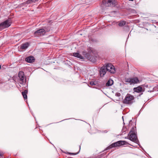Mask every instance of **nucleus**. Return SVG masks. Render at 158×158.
Returning <instances> with one entry per match:
<instances>
[{"label": "nucleus", "instance_id": "nucleus-10", "mask_svg": "<svg viewBox=\"0 0 158 158\" xmlns=\"http://www.w3.org/2000/svg\"><path fill=\"white\" fill-rule=\"evenodd\" d=\"M133 90L134 92H136L138 93H139V96H140L141 95L143 94V92L144 91V89L142 88V87L140 86H139L137 87L134 88Z\"/></svg>", "mask_w": 158, "mask_h": 158}, {"label": "nucleus", "instance_id": "nucleus-5", "mask_svg": "<svg viewBox=\"0 0 158 158\" xmlns=\"http://www.w3.org/2000/svg\"><path fill=\"white\" fill-rule=\"evenodd\" d=\"M127 138L130 140L138 144L139 143L136 134L130 133L128 134Z\"/></svg>", "mask_w": 158, "mask_h": 158}, {"label": "nucleus", "instance_id": "nucleus-8", "mask_svg": "<svg viewBox=\"0 0 158 158\" xmlns=\"http://www.w3.org/2000/svg\"><path fill=\"white\" fill-rule=\"evenodd\" d=\"M45 32V31L44 29H41L35 31L34 34L35 36L39 37L44 35Z\"/></svg>", "mask_w": 158, "mask_h": 158}, {"label": "nucleus", "instance_id": "nucleus-6", "mask_svg": "<svg viewBox=\"0 0 158 158\" xmlns=\"http://www.w3.org/2000/svg\"><path fill=\"white\" fill-rule=\"evenodd\" d=\"M18 77L20 81V83L23 84L25 83L26 81V77L24 75V73L22 71H20L18 74Z\"/></svg>", "mask_w": 158, "mask_h": 158}, {"label": "nucleus", "instance_id": "nucleus-1", "mask_svg": "<svg viewBox=\"0 0 158 158\" xmlns=\"http://www.w3.org/2000/svg\"><path fill=\"white\" fill-rule=\"evenodd\" d=\"M116 4L115 0H103L101 6L102 9H104L107 7H113Z\"/></svg>", "mask_w": 158, "mask_h": 158}, {"label": "nucleus", "instance_id": "nucleus-23", "mask_svg": "<svg viewBox=\"0 0 158 158\" xmlns=\"http://www.w3.org/2000/svg\"><path fill=\"white\" fill-rule=\"evenodd\" d=\"M78 153V152L77 153H69V154L70 155H76Z\"/></svg>", "mask_w": 158, "mask_h": 158}, {"label": "nucleus", "instance_id": "nucleus-18", "mask_svg": "<svg viewBox=\"0 0 158 158\" xmlns=\"http://www.w3.org/2000/svg\"><path fill=\"white\" fill-rule=\"evenodd\" d=\"M136 131V127H133L130 131L129 133H133L135 134V132Z\"/></svg>", "mask_w": 158, "mask_h": 158}, {"label": "nucleus", "instance_id": "nucleus-15", "mask_svg": "<svg viewBox=\"0 0 158 158\" xmlns=\"http://www.w3.org/2000/svg\"><path fill=\"white\" fill-rule=\"evenodd\" d=\"M114 81L113 80L110 79L108 80L106 84V86H109L112 85L113 84Z\"/></svg>", "mask_w": 158, "mask_h": 158}, {"label": "nucleus", "instance_id": "nucleus-17", "mask_svg": "<svg viewBox=\"0 0 158 158\" xmlns=\"http://www.w3.org/2000/svg\"><path fill=\"white\" fill-rule=\"evenodd\" d=\"M89 60L93 62H95L96 60L95 57L93 56H90L89 57Z\"/></svg>", "mask_w": 158, "mask_h": 158}, {"label": "nucleus", "instance_id": "nucleus-13", "mask_svg": "<svg viewBox=\"0 0 158 158\" xmlns=\"http://www.w3.org/2000/svg\"><path fill=\"white\" fill-rule=\"evenodd\" d=\"M73 56L80 58L81 59H84V57L82 56L80 54L77 52H75L73 53Z\"/></svg>", "mask_w": 158, "mask_h": 158}, {"label": "nucleus", "instance_id": "nucleus-11", "mask_svg": "<svg viewBox=\"0 0 158 158\" xmlns=\"http://www.w3.org/2000/svg\"><path fill=\"white\" fill-rule=\"evenodd\" d=\"M106 67L104 65L99 70V74L101 77H103L106 74L107 70Z\"/></svg>", "mask_w": 158, "mask_h": 158}, {"label": "nucleus", "instance_id": "nucleus-19", "mask_svg": "<svg viewBox=\"0 0 158 158\" xmlns=\"http://www.w3.org/2000/svg\"><path fill=\"white\" fill-rule=\"evenodd\" d=\"M126 23V22L125 21H121L118 24L119 26L120 27H122L124 26Z\"/></svg>", "mask_w": 158, "mask_h": 158}, {"label": "nucleus", "instance_id": "nucleus-26", "mask_svg": "<svg viewBox=\"0 0 158 158\" xmlns=\"http://www.w3.org/2000/svg\"><path fill=\"white\" fill-rule=\"evenodd\" d=\"M131 122V120H130V123Z\"/></svg>", "mask_w": 158, "mask_h": 158}, {"label": "nucleus", "instance_id": "nucleus-14", "mask_svg": "<svg viewBox=\"0 0 158 158\" xmlns=\"http://www.w3.org/2000/svg\"><path fill=\"white\" fill-rule=\"evenodd\" d=\"M28 93V90H25L22 93V95L24 99H26L27 98V94Z\"/></svg>", "mask_w": 158, "mask_h": 158}, {"label": "nucleus", "instance_id": "nucleus-3", "mask_svg": "<svg viewBox=\"0 0 158 158\" xmlns=\"http://www.w3.org/2000/svg\"><path fill=\"white\" fill-rule=\"evenodd\" d=\"M127 144H129L127 142L125 141L120 140L112 143L108 146L105 150H106L115 147H119L123 145Z\"/></svg>", "mask_w": 158, "mask_h": 158}, {"label": "nucleus", "instance_id": "nucleus-9", "mask_svg": "<svg viewBox=\"0 0 158 158\" xmlns=\"http://www.w3.org/2000/svg\"><path fill=\"white\" fill-rule=\"evenodd\" d=\"M126 82L130 83V84L137 83L139 82V80L137 77L127 78Z\"/></svg>", "mask_w": 158, "mask_h": 158}, {"label": "nucleus", "instance_id": "nucleus-25", "mask_svg": "<svg viewBox=\"0 0 158 158\" xmlns=\"http://www.w3.org/2000/svg\"><path fill=\"white\" fill-rule=\"evenodd\" d=\"M130 1H133L134 0H129Z\"/></svg>", "mask_w": 158, "mask_h": 158}, {"label": "nucleus", "instance_id": "nucleus-7", "mask_svg": "<svg viewBox=\"0 0 158 158\" xmlns=\"http://www.w3.org/2000/svg\"><path fill=\"white\" fill-rule=\"evenodd\" d=\"M107 71H108L112 73H114L115 72L114 66L111 64L108 63L105 65Z\"/></svg>", "mask_w": 158, "mask_h": 158}, {"label": "nucleus", "instance_id": "nucleus-2", "mask_svg": "<svg viewBox=\"0 0 158 158\" xmlns=\"http://www.w3.org/2000/svg\"><path fill=\"white\" fill-rule=\"evenodd\" d=\"M135 102L134 96L129 94H127L125 96L124 99L123 101V103L131 105Z\"/></svg>", "mask_w": 158, "mask_h": 158}, {"label": "nucleus", "instance_id": "nucleus-21", "mask_svg": "<svg viewBox=\"0 0 158 158\" xmlns=\"http://www.w3.org/2000/svg\"><path fill=\"white\" fill-rule=\"evenodd\" d=\"M29 4V3L28 2V0L26 1V2H23V3H22L21 4V5H22V6H27V4Z\"/></svg>", "mask_w": 158, "mask_h": 158}, {"label": "nucleus", "instance_id": "nucleus-24", "mask_svg": "<svg viewBox=\"0 0 158 158\" xmlns=\"http://www.w3.org/2000/svg\"><path fill=\"white\" fill-rule=\"evenodd\" d=\"M116 95L118 96H119L120 95V94L119 93H118L116 94Z\"/></svg>", "mask_w": 158, "mask_h": 158}, {"label": "nucleus", "instance_id": "nucleus-12", "mask_svg": "<svg viewBox=\"0 0 158 158\" xmlns=\"http://www.w3.org/2000/svg\"><path fill=\"white\" fill-rule=\"evenodd\" d=\"M25 60L28 63H31L35 61V58L32 56H30L27 57Z\"/></svg>", "mask_w": 158, "mask_h": 158}, {"label": "nucleus", "instance_id": "nucleus-16", "mask_svg": "<svg viewBox=\"0 0 158 158\" xmlns=\"http://www.w3.org/2000/svg\"><path fill=\"white\" fill-rule=\"evenodd\" d=\"M28 43L22 44L20 46V49L22 50L25 49L28 47Z\"/></svg>", "mask_w": 158, "mask_h": 158}, {"label": "nucleus", "instance_id": "nucleus-4", "mask_svg": "<svg viewBox=\"0 0 158 158\" xmlns=\"http://www.w3.org/2000/svg\"><path fill=\"white\" fill-rule=\"evenodd\" d=\"M11 24V19H8L0 24V29H3L8 27L10 26Z\"/></svg>", "mask_w": 158, "mask_h": 158}, {"label": "nucleus", "instance_id": "nucleus-20", "mask_svg": "<svg viewBox=\"0 0 158 158\" xmlns=\"http://www.w3.org/2000/svg\"><path fill=\"white\" fill-rule=\"evenodd\" d=\"M38 0H28V2L29 3V4H30L33 3H35Z\"/></svg>", "mask_w": 158, "mask_h": 158}, {"label": "nucleus", "instance_id": "nucleus-22", "mask_svg": "<svg viewBox=\"0 0 158 158\" xmlns=\"http://www.w3.org/2000/svg\"><path fill=\"white\" fill-rule=\"evenodd\" d=\"M97 82L96 81H91L90 83V84L93 85H95L96 84Z\"/></svg>", "mask_w": 158, "mask_h": 158}, {"label": "nucleus", "instance_id": "nucleus-27", "mask_svg": "<svg viewBox=\"0 0 158 158\" xmlns=\"http://www.w3.org/2000/svg\"><path fill=\"white\" fill-rule=\"evenodd\" d=\"M79 147H80V146H79Z\"/></svg>", "mask_w": 158, "mask_h": 158}]
</instances>
